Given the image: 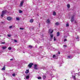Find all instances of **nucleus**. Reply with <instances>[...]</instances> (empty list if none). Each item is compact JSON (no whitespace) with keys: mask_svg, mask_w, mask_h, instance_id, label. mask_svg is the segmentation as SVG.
Returning a JSON list of instances; mask_svg holds the SVG:
<instances>
[{"mask_svg":"<svg viewBox=\"0 0 80 80\" xmlns=\"http://www.w3.org/2000/svg\"><path fill=\"white\" fill-rule=\"evenodd\" d=\"M29 48H32V46L31 45H29Z\"/></svg>","mask_w":80,"mask_h":80,"instance_id":"nucleus-26","label":"nucleus"},{"mask_svg":"<svg viewBox=\"0 0 80 80\" xmlns=\"http://www.w3.org/2000/svg\"><path fill=\"white\" fill-rule=\"evenodd\" d=\"M54 41H55V40H56V38H55V37H54Z\"/></svg>","mask_w":80,"mask_h":80,"instance_id":"nucleus-34","label":"nucleus"},{"mask_svg":"<svg viewBox=\"0 0 80 80\" xmlns=\"http://www.w3.org/2000/svg\"><path fill=\"white\" fill-rule=\"evenodd\" d=\"M47 23H50V20L49 19H48L47 21Z\"/></svg>","mask_w":80,"mask_h":80,"instance_id":"nucleus-9","label":"nucleus"},{"mask_svg":"<svg viewBox=\"0 0 80 80\" xmlns=\"http://www.w3.org/2000/svg\"><path fill=\"white\" fill-rule=\"evenodd\" d=\"M23 3H24L23 1H22L21 2L20 5H19L20 7H22V6H23Z\"/></svg>","mask_w":80,"mask_h":80,"instance_id":"nucleus-7","label":"nucleus"},{"mask_svg":"<svg viewBox=\"0 0 80 80\" xmlns=\"http://www.w3.org/2000/svg\"><path fill=\"white\" fill-rule=\"evenodd\" d=\"M38 80H40V79H42V78H41V77H38Z\"/></svg>","mask_w":80,"mask_h":80,"instance_id":"nucleus-20","label":"nucleus"},{"mask_svg":"<svg viewBox=\"0 0 80 80\" xmlns=\"http://www.w3.org/2000/svg\"><path fill=\"white\" fill-rule=\"evenodd\" d=\"M12 27H13V26H9V28L10 29L12 28Z\"/></svg>","mask_w":80,"mask_h":80,"instance_id":"nucleus-28","label":"nucleus"},{"mask_svg":"<svg viewBox=\"0 0 80 80\" xmlns=\"http://www.w3.org/2000/svg\"><path fill=\"white\" fill-rule=\"evenodd\" d=\"M68 58H71V56H68Z\"/></svg>","mask_w":80,"mask_h":80,"instance_id":"nucleus-29","label":"nucleus"},{"mask_svg":"<svg viewBox=\"0 0 80 80\" xmlns=\"http://www.w3.org/2000/svg\"><path fill=\"white\" fill-rule=\"evenodd\" d=\"M12 49V48L9 47L8 48V50H11Z\"/></svg>","mask_w":80,"mask_h":80,"instance_id":"nucleus-23","label":"nucleus"},{"mask_svg":"<svg viewBox=\"0 0 80 80\" xmlns=\"http://www.w3.org/2000/svg\"><path fill=\"white\" fill-rule=\"evenodd\" d=\"M53 32V30L52 29H49L48 32V33H52Z\"/></svg>","mask_w":80,"mask_h":80,"instance_id":"nucleus-1","label":"nucleus"},{"mask_svg":"<svg viewBox=\"0 0 80 80\" xmlns=\"http://www.w3.org/2000/svg\"><path fill=\"white\" fill-rule=\"evenodd\" d=\"M42 37H43V36L42 35Z\"/></svg>","mask_w":80,"mask_h":80,"instance_id":"nucleus-44","label":"nucleus"},{"mask_svg":"<svg viewBox=\"0 0 80 80\" xmlns=\"http://www.w3.org/2000/svg\"><path fill=\"white\" fill-rule=\"evenodd\" d=\"M8 37H11V35L8 34Z\"/></svg>","mask_w":80,"mask_h":80,"instance_id":"nucleus-31","label":"nucleus"},{"mask_svg":"<svg viewBox=\"0 0 80 80\" xmlns=\"http://www.w3.org/2000/svg\"><path fill=\"white\" fill-rule=\"evenodd\" d=\"M12 19L13 18L12 17H7V20L9 21H11V20H12Z\"/></svg>","mask_w":80,"mask_h":80,"instance_id":"nucleus-2","label":"nucleus"},{"mask_svg":"<svg viewBox=\"0 0 80 80\" xmlns=\"http://www.w3.org/2000/svg\"><path fill=\"white\" fill-rule=\"evenodd\" d=\"M13 60V58H12V59H10L11 61Z\"/></svg>","mask_w":80,"mask_h":80,"instance_id":"nucleus-40","label":"nucleus"},{"mask_svg":"<svg viewBox=\"0 0 80 80\" xmlns=\"http://www.w3.org/2000/svg\"><path fill=\"white\" fill-rule=\"evenodd\" d=\"M72 78L74 79V80H76V78H75V76H72Z\"/></svg>","mask_w":80,"mask_h":80,"instance_id":"nucleus-13","label":"nucleus"},{"mask_svg":"<svg viewBox=\"0 0 80 80\" xmlns=\"http://www.w3.org/2000/svg\"><path fill=\"white\" fill-rule=\"evenodd\" d=\"M29 77H30V76L29 75H28V76H26V79H28Z\"/></svg>","mask_w":80,"mask_h":80,"instance_id":"nucleus-11","label":"nucleus"},{"mask_svg":"<svg viewBox=\"0 0 80 80\" xmlns=\"http://www.w3.org/2000/svg\"><path fill=\"white\" fill-rule=\"evenodd\" d=\"M65 80H66V79H65Z\"/></svg>","mask_w":80,"mask_h":80,"instance_id":"nucleus-46","label":"nucleus"},{"mask_svg":"<svg viewBox=\"0 0 80 80\" xmlns=\"http://www.w3.org/2000/svg\"><path fill=\"white\" fill-rule=\"evenodd\" d=\"M33 20L32 19H31L30 20V22H31V23H33Z\"/></svg>","mask_w":80,"mask_h":80,"instance_id":"nucleus-15","label":"nucleus"},{"mask_svg":"<svg viewBox=\"0 0 80 80\" xmlns=\"http://www.w3.org/2000/svg\"><path fill=\"white\" fill-rule=\"evenodd\" d=\"M20 30H23L24 29L23 28H20Z\"/></svg>","mask_w":80,"mask_h":80,"instance_id":"nucleus-35","label":"nucleus"},{"mask_svg":"<svg viewBox=\"0 0 80 80\" xmlns=\"http://www.w3.org/2000/svg\"><path fill=\"white\" fill-rule=\"evenodd\" d=\"M43 78L44 79H45V78H46V76H43Z\"/></svg>","mask_w":80,"mask_h":80,"instance_id":"nucleus-27","label":"nucleus"},{"mask_svg":"<svg viewBox=\"0 0 80 80\" xmlns=\"http://www.w3.org/2000/svg\"><path fill=\"white\" fill-rule=\"evenodd\" d=\"M64 38H67V36H64Z\"/></svg>","mask_w":80,"mask_h":80,"instance_id":"nucleus-39","label":"nucleus"},{"mask_svg":"<svg viewBox=\"0 0 80 80\" xmlns=\"http://www.w3.org/2000/svg\"><path fill=\"white\" fill-rule=\"evenodd\" d=\"M12 76H13V77H15V73H13L12 74Z\"/></svg>","mask_w":80,"mask_h":80,"instance_id":"nucleus-30","label":"nucleus"},{"mask_svg":"<svg viewBox=\"0 0 80 80\" xmlns=\"http://www.w3.org/2000/svg\"><path fill=\"white\" fill-rule=\"evenodd\" d=\"M70 7V4H68L67 5V7L68 8H69Z\"/></svg>","mask_w":80,"mask_h":80,"instance_id":"nucleus-18","label":"nucleus"},{"mask_svg":"<svg viewBox=\"0 0 80 80\" xmlns=\"http://www.w3.org/2000/svg\"><path fill=\"white\" fill-rule=\"evenodd\" d=\"M2 44H4L5 42H2Z\"/></svg>","mask_w":80,"mask_h":80,"instance_id":"nucleus-41","label":"nucleus"},{"mask_svg":"<svg viewBox=\"0 0 80 80\" xmlns=\"http://www.w3.org/2000/svg\"><path fill=\"white\" fill-rule=\"evenodd\" d=\"M34 68L35 70H37L38 68H37V64H35L34 65Z\"/></svg>","mask_w":80,"mask_h":80,"instance_id":"nucleus-8","label":"nucleus"},{"mask_svg":"<svg viewBox=\"0 0 80 80\" xmlns=\"http://www.w3.org/2000/svg\"><path fill=\"white\" fill-rule=\"evenodd\" d=\"M53 15H56V12L55 11L53 12Z\"/></svg>","mask_w":80,"mask_h":80,"instance_id":"nucleus-19","label":"nucleus"},{"mask_svg":"<svg viewBox=\"0 0 80 80\" xmlns=\"http://www.w3.org/2000/svg\"><path fill=\"white\" fill-rule=\"evenodd\" d=\"M27 71H25L26 73H28L29 72V70H26Z\"/></svg>","mask_w":80,"mask_h":80,"instance_id":"nucleus-12","label":"nucleus"},{"mask_svg":"<svg viewBox=\"0 0 80 80\" xmlns=\"http://www.w3.org/2000/svg\"><path fill=\"white\" fill-rule=\"evenodd\" d=\"M76 39H78V41H79V38H78V36H77V38H76Z\"/></svg>","mask_w":80,"mask_h":80,"instance_id":"nucleus-22","label":"nucleus"},{"mask_svg":"<svg viewBox=\"0 0 80 80\" xmlns=\"http://www.w3.org/2000/svg\"><path fill=\"white\" fill-rule=\"evenodd\" d=\"M42 68L43 69V70H45V67L43 66L42 67Z\"/></svg>","mask_w":80,"mask_h":80,"instance_id":"nucleus-24","label":"nucleus"},{"mask_svg":"<svg viewBox=\"0 0 80 80\" xmlns=\"http://www.w3.org/2000/svg\"><path fill=\"white\" fill-rule=\"evenodd\" d=\"M55 24L56 25H59V23L58 22H57L56 23H55Z\"/></svg>","mask_w":80,"mask_h":80,"instance_id":"nucleus-16","label":"nucleus"},{"mask_svg":"<svg viewBox=\"0 0 80 80\" xmlns=\"http://www.w3.org/2000/svg\"><path fill=\"white\" fill-rule=\"evenodd\" d=\"M53 58H55V55H53Z\"/></svg>","mask_w":80,"mask_h":80,"instance_id":"nucleus-33","label":"nucleus"},{"mask_svg":"<svg viewBox=\"0 0 80 80\" xmlns=\"http://www.w3.org/2000/svg\"><path fill=\"white\" fill-rule=\"evenodd\" d=\"M58 54H60V52H58Z\"/></svg>","mask_w":80,"mask_h":80,"instance_id":"nucleus-42","label":"nucleus"},{"mask_svg":"<svg viewBox=\"0 0 80 80\" xmlns=\"http://www.w3.org/2000/svg\"><path fill=\"white\" fill-rule=\"evenodd\" d=\"M5 70V66L2 68V70Z\"/></svg>","mask_w":80,"mask_h":80,"instance_id":"nucleus-17","label":"nucleus"},{"mask_svg":"<svg viewBox=\"0 0 80 80\" xmlns=\"http://www.w3.org/2000/svg\"><path fill=\"white\" fill-rule=\"evenodd\" d=\"M33 65V63H31L28 65V67H29V68H31V67H32Z\"/></svg>","mask_w":80,"mask_h":80,"instance_id":"nucleus-4","label":"nucleus"},{"mask_svg":"<svg viewBox=\"0 0 80 80\" xmlns=\"http://www.w3.org/2000/svg\"><path fill=\"white\" fill-rule=\"evenodd\" d=\"M71 22H73V21H74V16H72L71 18Z\"/></svg>","mask_w":80,"mask_h":80,"instance_id":"nucleus-6","label":"nucleus"},{"mask_svg":"<svg viewBox=\"0 0 80 80\" xmlns=\"http://www.w3.org/2000/svg\"><path fill=\"white\" fill-rule=\"evenodd\" d=\"M5 13H6V11H3L2 12V14L1 15V17H3V15H4V14H5Z\"/></svg>","mask_w":80,"mask_h":80,"instance_id":"nucleus-5","label":"nucleus"},{"mask_svg":"<svg viewBox=\"0 0 80 80\" xmlns=\"http://www.w3.org/2000/svg\"><path fill=\"white\" fill-rule=\"evenodd\" d=\"M66 27H69V24L68 23H67L66 25Z\"/></svg>","mask_w":80,"mask_h":80,"instance_id":"nucleus-25","label":"nucleus"},{"mask_svg":"<svg viewBox=\"0 0 80 80\" xmlns=\"http://www.w3.org/2000/svg\"><path fill=\"white\" fill-rule=\"evenodd\" d=\"M6 48H7V47L6 46L2 47V50H5V49H6Z\"/></svg>","mask_w":80,"mask_h":80,"instance_id":"nucleus-10","label":"nucleus"},{"mask_svg":"<svg viewBox=\"0 0 80 80\" xmlns=\"http://www.w3.org/2000/svg\"><path fill=\"white\" fill-rule=\"evenodd\" d=\"M63 47H67V46L66 45H64Z\"/></svg>","mask_w":80,"mask_h":80,"instance_id":"nucleus-38","label":"nucleus"},{"mask_svg":"<svg viewBox=\"0 0 80 80\" xmlns=\"http://www.w3.org/2000/svg\"><path fill=\"white\" fill-rule=\"evenodd\" d=\"M23 53H25V52H23Z\"/></svg>","mask_w":80,"mask_h":80,"instance_id":"nucleus-45","label":"nucleus"},{"mask_svg":"<svg viewBox=\"0 0 80 80\" xmlns=\"http://www.w3.org/2000/svg\"><path fill=\"white\" fill-rule=\"evenodd\" d=\"M60 35V32H57V36L58 37Z\"/></svg>","mask_w":80,"mask_h":80,"instance_id":"nucleus-14","label":"nucleus"},{"mask_svg":"<svg viewBox=\"0 0 80 80\" xmlns=\"http://www.w3.org/2000/svg\"><path fill=\"white\" fill-rule=\"evenodd\" d=\"M64 41V42H66V41H67V39H65Z\"/></svg>","mask_w":80,"mask_h":80,"instance_id":"nucleus-36","label":"nucleus"},{"mask_svg":"<svg viewBox=\"0 0 80 80\" xmlns=\"http://www.w3.org/2000/svg\"><path fill=\"white\" fill-rule=\"evenodd\" d=\"M14 42H17V40H14Z\"/></svg>","mask_w":80,"mask_h":80,"instance_id":"nucleus-37","label":"nucleus"},{"mask_svg":"<svg viewBox=\"0 0 80 80\" xmlns=\"http://www.w3.org/2000/svg\"><path fill=\"white\" fill-rule=\"evenodd\" d=\"M75 23H76L77 22H76V21H75Z\"/></svg>","mask_w":80,"mask_h":80,"instance_id":"nucleus-43","label":"nucleus"},{"mask_svg":"<svg viewBox=\"0 0 80 80\" xmlns=\"http://www.w3.org/2000/svg\"><path fill=\"white\" fill-rule=\"evenodd\" d=\"M16 19L17 20H20V18H16Z\"/></svg>","mask_w":80,"mask_h":80,"instance_id":"nucleus-21","label":"nucleus"},{"mask_svg":"<svg viewBox=\"0 0 80 80\" xmlns=\"http://www.w3.org/2000/svg\"><path fill=\"white\" fill-rule=\"evenodd\" d=\"M19 12L20 13H22V11L21 10H19Z\"/></svg>","mask_w":80,"mask_h":80,"instance_id":"nucleus-32","label":"nucleus"},{"mask_svg":"<svg viewBox=\"0 0 80 80\" xmlns=\"http://www.w3.org/2000/svg\"><path fill=\"white\" fill-rule=\"evenodd\" d=\"M50 36L51 37V38H50L49 40H50V41H52V38H53V35L52 34H50Z\"/></svg>","mask_w":80,"mask_h":80,"instance_id":"nucleus-3","label":"nucleus"}]
</instances>
